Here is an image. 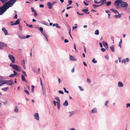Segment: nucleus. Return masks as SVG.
Returning a JSON list of instances; mask_svg holds the SVG:
<instances>
[{
	"label": "nucleus",
	"mask_w": 130,
	"mask_h": 130,
	"mask_svg": "<svg viewBox=\"0 0 130 130\" xmlns=\"http://www.w3.org/2000/svg\"><path fill=\"white\" fill-rule=\"evenodd\" d=\"M15 75H14V74H12L9 75V77H13Z\"/></svg>",
	"instance_id": "50"
},
{
	"label": "nucleus",
	"mask_w": 130,
	"mask_h": 130,
	"mask_svg": "<svg viewBox=\"0 0 130 130\" xmlns=\"http://www.w3.org/2000/svg\"><path fill=\"white\" fill-rule=\"evenodd\" d=\"M70 60L73 61H76L77 59L75 57L72 56L70 55Z\"/></svg>",
	"instance_id": "7"
},
{
	"label": "nucleus",
	"mask_w": 130,
	"mask_h": 130,
	"mask_svg": "<svg viewBox=\"0 0 130 130\" xmlns=\"http://www.w3.org/2000/svg\"><path fill=\"white\" fill-rule=\"evenodd\" d=\"M77 14L79 15H83L84 14V13H80L78 12H77Z\"/></svg>",
	"instance_id": "38"
},
{
	"label": "nucleus",
	"mask_w": 130,
	"mask_h": 130,
	"mask_svg": "<svg viewBox=\"0 0 130 130\" xmlns=\"http://www.w3.org/2000/svg\"><path fill=\"white\" fill-rule=\"evenodd\" d=\"M121 15L119 14V15H114V17L115 18H120Z\"/></svg>",
	"instance_id": "34"
},
{
	"label": "nucleus",
	"mask_w": 130,
	"mask_h": 130,
	"mask_svg": "<svg viewBox=\"0 0 130 130\" xmlns=\"http://www.w3.org/2000/svg\"><path fill=\"white\" fill-rule=\"evenodd\" d=\"M106 2V0H101L100 1L99 3H100L101 4L100 5L101 6L105 4Z\"/></svg>",
	"instance_id": "13"
},
{
	"label": "nucleus",
	"mask_w": 130,
	"mask_h": 130,
	"mask_svg": "<svg viewBox=\"0 0 130 130\" xmlns=\"http://www.w3.org/2000/svg\"><path fill=\"white\" fill-rule=\"evenodd\" d=\"M21 64L23 66V67L24 68V69H25L26 67L25 65V60H22V62L21 63Z\"/></svg>",
	"instance_id": "12"
},
{
	"label": "nucleus",
	"mask_w": 130,
	"mask_h": 130,
	"mask_svg": "<svg viewBox=\"0 0 130 130\" xmlns=\"http://www.w3.org/2000/svg\"><path fill=\"white\" fill-rule=\"evenodd\" d=\"M47 5L48 6V8L51 9L52 8V6H53L52 4L50 2H49L47 3Z\"/></svg>",
	"instance_id": "11"
},
{
	"label": "nucleus",
	"mask_w": 130,
	"mask_h": 130,
	"mask_svg": "<svg viewBox=\"0 0 130 130\" xmlns=\"http://www.w3.org/2000/svg\"><path fill=\"white\" fill-rule=\"evenodd\" d=\"M53 103L54 105L55 106H56V102L55 101H53Z\"/></svg>",
	"instance_id": "60"
},
{
	"label": "nucleus",
	"mask_w": 130,
	"mask_h": 130,
	"mask_svg": "<svg viewBox=\"0 0 130 130\" xmlns=\"http://www.w3.org/2000/svg\"><path fill=\"white\" fill-rule=\"evenodd\" d=\"M34 117L35 119L38 120L39 119V114L38 113H36L34 115Z\"/></svg>",
	"instance_id": "8"
},
{
	"label": "nucleus",
	"mask_w": 130,
	"mask_h": 130,
	"mask_svg": "<svg viewBox=\"0 0 130 130\" xmlns=\"http://www.w3.org/2000/svg\"><path fill=\"white\" fill-rule=\"evenodd\" d=\"M20 22L19 20V19H18L17 20L15 21V22L14 23H11L10 25H16L17 24H20Z\"/></svg>",
	"instance_id": "9"
},
{
	"label": "nucleus",
	"mask_w": 130,
	"mask_h": 130,
	"mask_svg": "<svg viewBox=\"0 0 130 130\" xmlns=\"http://www.w3.org/2000/svg\"><path fill=\"white\" fill-rule=\"evenodd\" d=\"M0 1L3 3H5L7 2L8 0H0Z\"/></svg>",
	"instance_id": "32"
},
{
	"label": "nucleus",
	"mask_w": 130,
	"mask_h": 130,
	"mask_svg": "<svg viewBox=\"0 0 130 130\" xmlns=\"http://www.w3.org/2000/svg\"><path fill=\"white\" fill-rule=\"evenodd\" d=\"M110 48L113 52H114L115 51L114 47L112 45L110 47Z\"/></svg>",
	"instance_id": "23"
},
{
	"label": "nucleus",
	"mask_w": 130,
	"mask_h": 130,
	"mask_svg": "<svg viewBox=\"0 0 130 130\" xmlns=\"http://www.w3.org/2000/svg\"><path fill=\"white\" fill-rule=\"evenodd\" d=\"M55 99L57 101V103L60 102V101L59 100V98L58 97H56L55 98Z\"/></svg>",
	"instance_id": "21"
},
{
	"label": "nucleus",
	"mask_w": 130,
	"mask_h": 130,
	"mask_svg": "<svg viewBox=\"0 0 130 130\" xmlns=\"http://www.w3.org/2000/svg\"><path fill=\"white\" fill-rule=\"evenodd\" d=\"M2 30L3 31L4 33H5V35H6L8 34L7 31L6 29L5 28H3L2 29Z\"/></svg>",
	"instance_id": "10"
},
{
	"label": "nucleus",
	"mask_w": 130,
	"mask_h": 130,
	"mask_svg": "<svg viewBox=\"0 0 130 130\" xmlns=\"http://www.w3.org/2000/svg\"><path fill=\"white\" fill-rule=\"evenodd\" d=\"M99 45H100V46L101 47H103L102 45V43L101 42H100L99 43Z\"/></svg>",
	"instance_id": "58"
},
{
	"label": "nucleus",
	"mask_w": 130,
	"mask_h": 130,
	"mask_svg": "<svg viewBox=\"0 0 130 130\" xmlns=\"http://www.w3.org/2000/svg\"><path fill=\"white\" fill-rule=\"evenodd\" d=\"M17 14H16L15 15L14 17V19H17Z\"/></svg>",
	"instance_id": "55"
},
{
	"label": "nucleus",
	"mask_w": 130,
	"mask_h": 130,
	"mask_svg": "<svg viewBox=\"0 0 130 130\" xmlns=\"http://www.w3.org/2000/svg\"><path fill=\"white\" fill-rule=\"evenodd\" d=\"M2 82L1 83H2L1 84H0V86H2L4 84H5L4 82V80L3 79V81H2Z\"/></svg>",
	"instance_id": "29"
},
{
	"label": "nucleus",
	"mask_w": 130,
	"mask_h": 130,
	"mask_svg": "<svg viewBox=\"0 0 130 130\" xmlns=\"http://www.w3.org/2000/svg\"><path fill=\"white\" fill-rule=\"evenodd\" d=\"M92 62L94 63H96L97 62V61L95 60V58H94L92 60Z\"/></svg>",
	"instance_id": "37"
},
{
	"label": "nucleus",
	"mask_w": 130,
	"mask_h": 130,
	"mask_svg": "<svg viewBox=\"0 0 130 130\" xmlns=\"http://www.w3.org/2000/svg\"><path fill=\"white\" fill-rule=\"evenodd\" d=\"M87 82L88 83H90L91 81H90V79H88V78H87Z\"/></svg>",
	"instance_id": "49"
},
{
	"label": "nucleus",
	"mask_w": 130,
	"mask_h": 130,
	"mask_svg": "<svg viewBox=\"0 0 130 130\" xmlns=\"http://www.w3.org/2000/svg\"><path fill=\"white\" fill-rule=\"evenodd\" d=\"M34 16L36 17L37 15V14L36 13V11L35 12H34Z\"/></svg>",
	"instance_id": "63"
},
{
	"label": "nucleus",
	"mask_w": 130,
	"mask_h": 130,
	"mask_svg": "<svg viewBox=\"0 0 130 130\" xmlns=\"http://www.w3.org/2000/svg\"><path fill=\"white\" fill-rule=\"evenodd\" d=\"M75 25H76V26H74V27H73V30L74 29H76V28L77 27V25L76 24H75Z\"/></svg>",
	"instance_id": "35"
},
{
	"label": "nucleus",
	"mask_w": 130,
	"mask_h": 130,
	"mask_svg": "<svg viewBox=\"0 0 130 130\" xmlns=\"http://www.w3.org/2000/svg\"><path fill=\"white\" fill-rule=\"evenodd\" d=\"M19 28L20 30H21V31H22V27L21 25H19Z\"/></svg>",
	"instance_id": "45"
},
{
	"label": "nucleus",
	"mask_w": 130,
	"mask_h": 130,
	"mask_svg": "<svg viewBox=\"0 0 130 130\" xmlns=\"http://www.w3.org/2000/svg\"><path fill=\"white\" fill-rule=\"evenodd\" d=\"M111 1L108 2L106 3V5L107 6H109L111 5Z\"/></svg>",
	"instance_id": "25"
},
{
	"label": "nucleus",
	"mask_w": 130,
	"mask_h": 130,
	"mask_svg": "<svg viewBox=\"0 0 130 130\" xmlns=\"http://www.w3.org/2000/svg\"><path fill=\"white\" fill-rule=\"evenodd\" d=\"M108 101H106L105 103V105L106 106H107V104H108Z\"/></svg>",
	"instance_id": "42"
},
{
	"label": "nucleus",
	"mask_w": 130,
	"mask_h": 130,
	"mask_svg": "<svg viewBox=\"0 0 130 130\" xmlns=\"http://www.w3.org/2000/svg\"><path fill=\"white\" fill-rule=\"evenodd\" d=\"M58 92L59 93L62 94H63L64 93L61 90L59 91Z\"/></svg>",
	"instance_id": "41"
},
{
	"label": "nucleus",
	"mask_w": 130,
	"mask_h": 130,
	"mask_svg": "<svg viewBox=\"0 0 130 130\" xmlns=\"http://www.w3.org/2000/svg\"><path fill=\"white\" fill-rule=\"evenodd\" d=\"M54 26H55L57 28H60V27L58 25L57 23L54 24L53 25V26L54 27Z\"/></svg>",
	"instance_id": "15"
},
{
	"label": "nucleus",
	"mask_w": 130,
	"mask_h": 130,
	"mask_svg": "<svg viewBox=\"0 0 130 130\" xmlns=\"http://www.w3.org/2000/svg\"><path fill=\"white\" fill-rule=\"evenodd\" d=\"M24 91L27 95H29V93L28 91H27V90H24Z\"/></svg>",
	"instance_id": "39"
},
{
	"label": "nucleus",
	"mask_w": 130,
	"mask_h": 130,
	"mask_svg": "<svg viewBox=\"0 0 130 130\" xmlns=\"http://www.w3.org/2000/svg\"><path fill=\"white\" fill-rule=\"evenodd\" d=\"M63 105L64 106H67L68 105V103L67 100H66L63 104Z\"/></svg>",
	"instance_id": "20"
},
{
	"label": "nucleus",
	"mask_w": 130,
	"mask_h": 130,
	"mask_svg": "<svg viewBox=\"0 0 130 130\" xmlns=\"http://www.w3.org/2000/svg\"><path fill=\"white\" fill-rule=\"evenodd\" d=\"M101 0H94V2L95 3H99Z\"/></svg>",
	"instance_id": "33"
},
{
	"label": "nucleus",
	"mask_w": 130,
	"mask_h": 130,
	"mask_svg": "<svg viewBox=\"0 0 130 130\" xmlns=\"http://www.w3.org/2000/svg\"><path fill=\"white\" fill-rule=\"evenodd\" d=\"M8 87H6L2 88V90L4 91H6L8 90Z\"/></svg>",
	"instance_id": "27"
},
{
	"label": "nucleus",
	"mask_w": 130,
	"mask_h": 130,
	"mask_svg": "<svg viewBox=\"0 0 130 130\" xmlns=\"http://www.w3.org/2000/svg\"><path fill=\"white\" fill-rule=\"evenodd\" d=\"M118 86L119 87H122L123 86V85L122 83L121 82H119L118 83Z\"/></svg>",
	"instance_id": "18"
},
{
	"label": "nucleus",
	"mask_w": 130,
	"mask_h": 130,
	"mask_svg": "<svg viewBox=\"0 0 130 130\" xmlns=\"http://www.w3.org/2000/svg\"><path fill=\"white\" fill-rule=\"evenodd\" d=\"M110 10L113 11V12L117 14H119V13L118 11L115 9H113V8H111L110 9Z\"/></svg>",
	"instance_id": "16"
},
{
	"label": "nucleus",
	"mask_w": 130,
	"mask_h": 130,
	"mask_svg": "<svg viewBox=\"0 0 130 130\" xmlns=\"http://www.w3.org/2000/svg\"><path fill=\"white\" fill-rule=\"evenodd\" d=\"M114 5L117 8L119 5L122 7H127L128 5V4L126 2L122 0H116L114 2Z\"/></svg>",
	"instance_id": "1"
},
{
	"label": "nucleus",
	"mask_w": 130,
	"mask_h": 130,
	"mask_svg": "<svg viewBox=\"0 0 130 130\" xmlns=\"http://www.w3.org/2000/svg\"><path fill=\"white\" fill-rule=\"evenodd\" d=\"M101 50L102 52H104L105 51V50L104 48H102L101 49Z\"/></svg>",
	"instance_id": "51"
},
{
	"label": "nucleus",
	"mask_w": 130,
	"mask_h": 130,
	"mask_svg": "<svg viewBox=\"0 0 130 130\" xmlns=\"http://www.w3.org/2000/svg\"><path fill=\"white\" fill-rule=\"evenodd\" d=\"M13 73H14V75L15 76L17 74V73L15 71H13Z\"/></svg>",
	"instance_id": "57"
},
{
	"label": "nucleus",
	"mask_w": 130,
	"mask_h": 130,
	"mask_svg": "<svg viewBox=\"0 0 130 130\" xmlns=\"http://www.w3.org/2000/svg\"><path fill=\"white\" fill-rule=\"evenodd\" d=\"M88 9H83L82 10V11H83L86 14H88L89 13V12H87V11H88Z\"/></svg>",
	"instance_id": "14"
},
{
	"label": "nucleus",
	"mask_w": 130,
	"mask_h": 130,
	"mask_svg": "<svg viewBox=\"0 0 130 130\" xmlns=\"http://www.w3.org/2000/svg\"><path fill=\"white\" fill-rule=\"evenodd\" d=\"M31 11L32 12H35L36 11L34 9V8L33 7H31Z\"/></svg>",
	"instance_id": "36"
},
{
	"label": "nucleus",
	"mask_w": 130,
	"mask_h": 130,
	"mask_svg": "<svg viewBox=\"0 0 130 130\" xmlns=\"http://www.w3.org/2000/svg\"><path fill=\"white\" fill-rule=\"evenodd\" d=\"M97 112V110L95 108H94L92 110V113H96Z\"/></svg>",
	"instance_id": "19"
},
{
	"label": "nucleus",
	"mask_w": 130,
	"mask_h": 130,
	"mask_svg": "<svg viewBox=\"0 0 130 130\" xmlns=\"http://www.w3.org/2000/svg\"><path fill=\"white\" fill-rule=\"evenodd\" d=\"M69 42V41L67 39H65L64 41V42L67 43V42Z\"/></svg>",
	"instance_id": "56"
},
{
	"label": "nucleus",
	"mask_w": 130,
	"mask_h": 130,
	"mask_svg": "<svg viewBox=\"0 0 130 130\" xmlns=\"http://www.w3.org/2000/svg\"><path fill=\"white\" fill-rule=\"evenodd\" d=\"M74 71V68H73L71 70V72L73 73Z\"/></svg>",
	"instance_id": "64"
},
{
	"label": "nucleus",
	"mask_w": 130,
	"mask_h": 130,
	"mask_svg": "<svg viewBox=\"0 0 130 130\" xmlns=\"http://www.w3.org/2000/svg\"><path fill=\"white\" fill-rule=\"evenodd\" d=\"M57 106L58 109H59L60 107V102L57 103Z\"/></svg>",
	"instance_id": "28"
},
{
	"label": "nucleus",
	"mask_w": 130,
	"mask_h": 130,
	"mask_svg": "<svg viewBox=\"0 0 130 130\" xmlns=\"http://www.w3.org/2000/svg\"><path fill=\"white\" fill-rule=\"evenodd\" d=\"M80 90L81 91H82L84 89L82 88L80 86H78Z\"/></svg>",
	"instance_id": "44"
},
{
	"label": "nucleus",
	"mask_w": 130,
	"mask_h": 130,
	"mask_svg": "<svg viewBox=\"0 0 130 130\" xmlns=\"http://www.w3.org/2000/svg\"><path fill=\"white\" fill-rule=\"evenodd\" d=\"M44 6V5L42 4H40L39 5V7L41 8H43Z\"/></svg>",
	"instance_id": "53"
},
{
	"label": "nucleus",
	"mask_w": 130,
	"mask_h": 130,
	"mask_svg": "<svg viewBox=\"0 0 130 130\" xmlns=\"http://www.w3.org/2000/svg\"><path fill=\"white\" fill-rule=\"evenodd\" d=\"M104 46L106 48V49L108 48V44L107 42H105L103 43Z\"/></svg>",
	"instance_id": "17"
},
{
	"label": "nucleus",
	"mask_w": 130,
	"mask_h": 130,
	"mask_svg": "<svg viewBox=\"0 0 130 130\" xmlns=\"http://www.w3.org/2000/svg\"><path fill=\"white\" fill-rule=\"evenodd\" d=\"M4 43L0 42V45H1V46H3V45H4Z\"/></svg>",
	"instance_id": "54"
},
{
	"label": "nucleus",
	"mask_w": 130,
	"mask_h": 130,
	"mask_svg": "<svg viewBox=\"0 0 130 130\" xmlns=\"http://www.w3.org/2000/svg\"><path fill=\"white\" fill-rule=\"evenodd\" d=\"M95 34L96 35H98L99 34V31L98 30H96L95 32Z\"/></svg>",
	"instance_id": "30"
},
{
	"label": "nucleus",
	"mask_w": 130,
	"mask_h": 130,
	"mask_svg": "<svg viewBox=\"0 0 130 130\" xmlns=\"http://www.w3.org/2000/svg\"><path fill=\"white\" fill-rule=\"evenodd\" d=\"M26 26L28 27H30V28H32L33 27V26L32 25H29V24H27V23H26Z\"/></svg>",
	"instance_id": "31"
},
{
	"label": "nucleus",
	"mask_w": 130,
	"mask_h": 130,
	"mask_svg": "<svg viewBox=\"0 0 130 130\" xmlns=\"http://www.w3.org/2000/svg\"><path fill=\"white\" fill-rule=\"evenodd\" d=\"M39 30L41 32L43 31V28L42 27H40L39 28Z\"/></svg>",
	"instance_id": "48"
},
{
	"label": "nucleus",
	"mask_w": 130,
	"mask_h": 130,
	"mask_svg": "<svg viewBox=\"0 0 130 130\" xmlns=\"http://www.w3.org/2000/svg\"><path fill=\"white\" fill-rule=\"evenodd\" d=\"M21 79L22 81H26V79H25L24 77L23 74L22 75Z\"/></svg>",
	"instance_id": "24"
},
{
	"label": "nucleus",
	"mask_w": 130,
	"mask_h": 130,
	"mask_svg": "<svg viewBox=\"0 0 130 130\" xmlns=\"http://www.w3.org/2000/svg\"><path fill=\"white\" fill-rule=\"evenodd\" d=\"M14 111L15 112H18V109L17 106L15 107V108L14 109Z\"/></svg>",
	"instance_id": "26"
},
{
	"label": "nucleus",
	"mask_w": 130,
	"mask_h": 130,
	"mask_svg": "<svg viewBox=\"0 0 130 130\" xmlns=\"http://www.w3.org/2000/svg\"><path fill=\"white\" fill-rule=\"evenodd\" d=\"M68 4L69 5H71L72 3V1L71 0H69L68 1Z\"/></svg>",
	"instance_id": "40"
},
{
	"label": "nucleus",
	"mask_w": 130,
	"mask_h": 130,
	"mask_svg": "<svg viewBox=\"0 0 130 130\" xmlns=\"http://www.w3.org/2000/svg\"><path fill=\"white\" fill-rule=\"evenodd\" d=\"M93 7L94 8H96V5L93 4L92 5Z\"/></svg>",
	"instance_id": "59"
},
{
	"label": "nucleus",
	"mask_w": 130,
	"mask_h": 130,
	"mask_svg": "<svg viewBox=\"0 0 130 130\" xmlns=\"http://www.w3.org/2000/svg\"><path fill=\"white\" fill-rule=\"evenodd\" d=\"M10 66L12 67L13 69L16 71L20 72L21 70V69L16 64H10Z\"/></svg>",
	"instance_id": "4"
},
{
	"label": "nucleus",
	"mask_w": 130,
	"mask_h": 130,
	"mask_svg": "<svg viewBox=\"0 0 130 130\" xmlns=\"http://www.w3.org/2000/svg\"><path fill=\"white\" fill-rule=\"evenodd\" d=\"M22 72L25 76H27V75L26 74V72H25L23 71H22Z\"/></svg>",
	"instance_id": "43"
},
{
	"label": "nucleus",
	"mask_w": 130,
	"mask_h": 130,
	"mask_svg": "<svg viewBox=\"0 0 130 130\" xmlns=\"http://www.w3.org/2000/svg\"><path fill=\"white\" fill-rule=\"evenodd\" d=\"M126 61V62H128L129 61V59L128 58H126L125 59H124Z\"/></svg>",
	"instance_id": "62"
},
{
	"label": "nucleus",
	"mask_w": 130,
	"mask_h": 130,
	"mask_svg": "<svg viewBox=\"0 0 130 130\" xmlns=\"http://www.w3.org/2000/svg\"><path fill=\"white\" fill-rule=\"evenodd\" d=\"M5 84L9 85H12L14 84L13 81L11 80H4Z\"/></svg>",
	"instance_id": "5"
},
{
	"label": "nucleus",
	"mask_w": 130,
	"mask_h": 130,
	"mask_svg": "<svg viewBox=\"0 0 130 130\" xmlns=\"http://www.w3.org/2000/svg\"><path fill=\"white\" fill-rule=\"evenodd\" d=\"M128 107H130V103H127L126 104V107L127 108Z\"/></svg>",
	"instance_id": "47"
},
{
	"label": "nucleus",
	"mask_w": 130,
	"mask_h": 130,
	"mask_svg": "<svg viewBox=\"0 0 130 130\" xmlns=\"http://www.w3.org/2000/svg\"><path fill=\"white\" fill-rule=\"evenodd\" d=\"M63 89L64 90V91L65 92H66V93H69V92L67 91L66 90V89L64 88V87L63 88Z\"/></svg>",
	"instance_id": "46"
},
{
	"label": "nucleus",
	"mask_w": 130,
	"mask_h": 130,
	"mask_svg": "<svg viewBox=\"0 0 130 130\" xmlns=\"http://www.w3.org/2000/svg\"><path fill=\"white\" fill-rule=\"evenodd\" d=\"M83 2H84V3L85 5L87 6L88 5V3H86L85 2V1H84Z\"/></svg>",
	"instance_id": "52"
},
{
	"label": "nucleus",
	"mask_w": 130,
	"mask_h": 130,
	"mask_svg": "<svg viewBox=\"0 0 130 130\" xmlns=\"http://www.w3.org/2000/svg\"><path fill=\"white\" fill-rule=\"evenodd\" d=\"M10 7L7 5H5V3L4 4L2 7H0V15L2 14L3 13L5 12Z\"/></svg>",
	"instance_id": "2"
},
{
	"label": "nucleus",
	"mask_w": 130,
	"mask_h": 130,
	"mask_svg": "<svg viewBox=\"0 0 130 130\" xmlns=\"http://www.w3.org/2000/svg\"><path fill=\"white\" fill-rule=\"evenodd\" d=\"M8 57L10 59L11 61L12 62V63H14V62L15 59V58L13 56L10 54H9L8 55Z\"/></svg>",
	"instance_id": "6"
},
{
	"label": "nucleus",
	"mask_w": 130,
	"mask_h": 130,
	"mask_svg": "<svg viewBox=\"0 0 130 130\" xmlns=\"http://www.w3.org/2000/svg\"><path fill=\"white\" fill-rule=\"evenodd\" d=\"M17 1V0H9L7 3H5V5H7L9 7H11L13 6V4Z\"/></svg>",
	"instance_id": "3"
},
{
	"label": "nucleus",
	"mask_w": 130,
	"mask_h": 130,
	"mask_svg": "<svg viewBox=\"0 0 130 130\" xmlns=\"http://www.w3.org/2000/svg\"><path fill=\"white\" fill-rule=\"evenodd\" d=\"M30 35H27L26 37H25V38H28L30 37Z\"/></svg>",
	"instance_id": "61"
},
{
	"label": "nucleus",
	"mask_w": 130,
	"mask_h": 130,
	"mask_svg": "<svg viewBox=\"0 0 130 130\" xmlns=\"http://www.w3.org/2000/svg\"><path fill=\"white\" fill-rule=\"evenodd\" d=\"M19 37L20 38L22 39H25V37L23 35H19Z\"/></svg>",
	"instance_id": "22"
}]
</instances>
